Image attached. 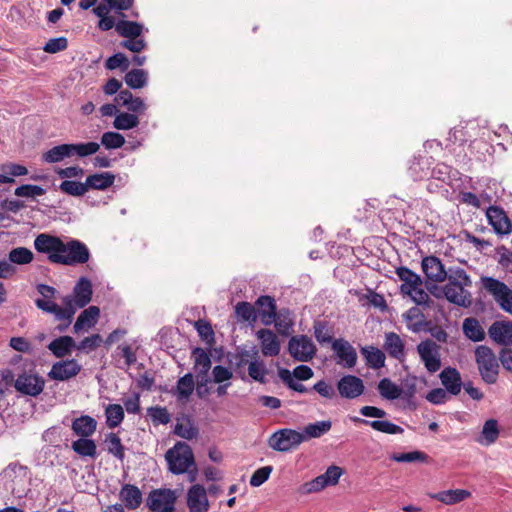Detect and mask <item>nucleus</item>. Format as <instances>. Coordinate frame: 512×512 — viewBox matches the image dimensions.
Returning a JSON list of instances; mask_svg holds the SVG:
<instances>
[{
    "mask_svg": "<svg viewBox=\"0 0 512 512\" xmlns=\"http://www.w3.org/2000/svg\"><path fill=\"white\" fill-rule=\"evenodd\" d=\"M462 330L464 335L474 342L482 341L485 338V331L476 318L469 317L464 319Z\"/></svg>",
    "mask_w": 512,
    "mask_h": 512,
    "instance_id": "f704fd0d",
    "label": "nucleus"
},
{
    "mask_svg": "<svg viewBox=\"0 0 512 512\" xmlns=\"http://www.w3.org/2000/svg\"><path fill=\"white\" fill-rule=\"evenodd\" d=\"M332 349L337 357V363L346 368H353L357 363V352L346 340L340 338L332 342Z\"/></svg>",
    "mask_w": 512,
    "mask_h": 512,
    "instance_id": "2eb2a0df",
    "label": "nucleus"
},
{
    "mask_svg": "<svg viewBox=\"0 0 512 512\" xmlns=\"http://www.w3.org/2000/svg\"><path fill=\"white\" fill-rule=\"evenodd\" d=\"M125 83L132 89H140L147 84L148 73L143 69H133L126 73Z\"/></svg>",
    "mask_w": 512,
    "mask_h": 512,
    "instance_id": "09e8293b",
    "label": "nucleus"
},
{
    "mask_svg": "<svg viewBox=\"0 0 512 512\" xmlns=\"http://www.w3.org/2000/svg\"><path fill=\"white\" fill-rule=\"evenodd\" d=\"M361 353L365 357L366 363L369 367L378 369L384 366L385 355L380 349L375 347H364L361 349Z\"/></svg>",
    "mask_w": 512,
    "mask_h": 512,
    "instance_id": "79ce46f5",
    "label": "nucleus"
},
{
    "mask_svg": "<svg viewBox=\"0 0 512 512\" xmlns=\"http://www.w3.org/2000/svg\"><path fill=\"white\" fill-rule=\"evenodd\" d=\"M100 317V309L97 306H89L84 309L76 319V322L73 326V330L75 333H80L83 331H88L93 328Z\"/></svg>",
    "mask_w": 512,
    "mask_h": 512,
    "instance_id": "5701e85b",
    "label": "nucleus"
},
{
    "mask_svg": "<svg viewBox=\"0 0 512 512\" xmlns=\"http://www.w3.org/2000/svg\"><path fill=\"white\" fill-rule=\"evenodd\" d=\"M213 381L218 384L228 383L233 377V373L229 368L217 365L212 370Z\"/></svg>",
    "mask_w": 512,
    "mask_h": 512,
    "instance_id": "774afa93",
    "label": "nucleus"
},
{
    "mask_svg": "<svg viewBox=\"0 0 512 512\" xmlns=\"http://www.w3.org/2000/svg\"><path fill=\"white\" fill-rule=\"evenodd\" d=\"M486 216L489 224L497 234H509L512 231V223L504 210L491 206L487 209Z\"/></svg>",
    "mask_w": 512,
    "mask_h": 512,
    "instance_id": "a211bd4d",
    "label": "nucleus"
},
{
    "mask_svg": "<svg viewBox=\"0 0 512 512\" xmlns=\"http://www.w3.org/2000/svg\"><path fill=\"white\" fill-rule=\"evenodd\" d=\"M475 360L482 379L488 384H494L499 371L494 352L489 347L480 345L475 350Z\"/></svg>",
    "mask_w": 512,
    "mask_h": 512,
    "instance_id": "20e7f679",
    "label": "nucleus"
},
{
    "mask_svg": "<svg viewBox=\"0 0 512 512\" xmlns=\"http://www.w3.org/2000/svg\"><path fill=\"white\" fill-rule=\"evenodd\" d=\"M403 318L406 322L407 328L414 333L424 330L426 326L424 314L418 307H412L407 310L404 313Z\"/></svg>",
    "mask_w": 512,
    "mask_h": 512,
    "instance_id": "2f4dec72",
    "label": "nucleus"
},
{
    "mask_svg": "<svg viewBox=\"0 0 512 512\" xmlns=\"http://www.w3.org/2000/svg\"><path fill=\"white\" fill-rule=\"evenodd\" d=\"M268 370L263 361L254 359L248 365V375L255 381L265 383Z\"/></svg>",
    "mask_w": 512,
    "mask_h": 512,
    "instance_id": "4d7b16f0",
    "label": "nucleus"
},
{
    "mask_svg": "<svg viewBox=\"0 0 512 512\" xmlns=\"http://www.w3.org/2000/svg\"><path fill=\"white\" fill-rule=\"evenodd\" d=\"M272 470L273 468L271 466H264L257 469L250 478V485L252 487L261 486L269 479Z\"/></svg>",
    "mask_w": 512,
    "mask_h": 512,
    "instance_id": "69168bd1",
    "label": "nucleus"
},
{
    "mask_svg": "<svg viewBox=\"0 0 512 512\" xmlns=\"http://www.w3.org/2000/svg\"><path fill=\"white\" fill-rule=\"evenodd\" d=\"M488 334L497 344L512 345V322L496 321L490 326Z\"/></svg>",
    "mask_w": 512,
    "mask_h": 512,
    "instance_id": "4be33fe9",
    "label": "nucleus"
},
{
    "mask_svg": "<svg viewBox=\"0 0 512 512\" xmlns=\"http://www.w3.org/2000/svg\"><path fill=\"white\" fill-rule=\"evenodd\" d=\"M104 443L106 445L109 454L113 455L119 460H123L125 457V449L121 443V439L115 433H109L106 435Z\"/></svg>",
    "mask_w": 512,
    "mask_h": 512,
    "instance_id": "49530a36",
    "label": "nucleus"
},
{
    "mask_svg": "<svg viewBox=\"0 0 512 512\" xmlns=\"http://www.w3.org/2000/svg\"><path fill=\"white\" fill-rule=\"evenodd\" d=\"M500 435L499 423L496 419H488L484 422L480 435L476 441L482 446L494 444Z\"/></svg>",
    "mask_w": 512,
    "mask_h": 512,
    "instance_id": "bb28decb",
    "label": "nucleus"
},
{
    "mask_svg": "<svg viewBox=\"0 0 512 512\" xmlns=\"http://www.w3.org/2000/svg\"><path fill=\"white\" fill-rule=\"evenodd\" d=\"M147 414L155 425H165L168 424L171 420V415L165 407H150L147 410Z\"/></svg>",
    "mask_w": 512,
    "mask_h": 512,
    "instance_id": "052dcab7",
    "label": "nucleus"
},
{
    "mask_svg": "<svg viewBox=\"0 0 512 512\" xmlns=\"http://www.w3.org/2000/svg\"><path fill=\"white\" fill-rule=\"evenodd\" d=\"M106 423L109 428H115L124 419V409L119 404H109L105 409Z\"/></svg>",
    "mask_w": 512,
    "mask_h": 512,
    "instance_id": "3c124183",
    "label": "nucleus"
},
{
    "mask_svg": "<svg viewBox=\"0 0 512 512\" xmlns=\"http://www.w3.org/2000/svg\"><path fill=\"white\" fill-rule=\"evenodd\" d=\"M75 346V341L70 336H61L53 340L48 349L58 358L64 357L70 353L71 349Z\"/></svg>",
    "mask_w": 512,
    "mask_h": 512,
    "instance_id": "4c0bfd02",
    "label": "nucleus"
},
{
    "mask_svg": "<svg viewBox=\"0 0 512 512\" xmlns=\"http://www.w3.org/2000/svg\"><path fill=\"white\" fill-rule=\"evenodd\" d=\"M393 461L399 463H414V462H427L428 455L422 451L414 450L407 453L393 454L390 457Z\"/></svg>",
    "mask_w": 512,
    "mask_h": 512,
    "instance_id": "6e6d98bb",
    "label": "nucleus"
},
{
    "mask_svg": "<svg viewBox=\"0 0 512 512\" xmlns=\"http://www.w3.org/2000/svg\"><path fill=\"white\" fill-rule=\"evenodd\" d=\"M144 27L138 23L127 20H120L116 24V31L124 38L140 37Z\"/></svg>",
    "mask_w": 512,
    "mask_h": 512,
    "instance_id": "ea45409f",
    "label": "nucleus"
},
{
    "mask_svg": "<svg viewBox=\"0 0 512 512\" xmlns=\"http://www.w3.org/2000/svg\"><path fill=\"white\" fill-rule=\"evenodd\" d=\"M81 370V366L74 359L56 362L53 364L49 378L57 381H66L75 377Z\"/></svg>",
    "mask_w": 512,
    "mask_h": 512,
    "instance_id": "f3484780",
    "label": "nucleus"
},
{
    "mask_svg": "<svg viewBox=\"0 0 512 512\" xmlns=\"http://www.w3.org/2000/svg\"><path fill=\"white\" fill-rule=\"evenodd\" d=\"M447 283L443 287L445 298L455 305L469 307L472 303V296L469 288L472 285L470 276L462 268H449Z\"/></svg>",
    "mask_w": 512,
    "mask_h": 512,
    "instance_id": "f03ea898",
    "label": "nucleus"
},
{
    "mask_svg": "<svg viewBox=\"0 0 512 512\" xmlns=\"http://www.w3.org/2000/svg\"><path fill=\"white\" fill-rule=\"evenodd\" d=\"M331 427L332 423L330 420L318 421L305 426L304 431L301 433L303 436H305V441H307L311 438L321 437L322 435L329 432Z\"/></svg>",
    "mask_w": 512,
    "mask_h": 512,
    "instance_id": "a19ab883",
    "label": "nucleus"
},
{
    "mask_svg": "<svg viewBox=\"0 0 512 512\" xmlns=\"http://www.w3.org/2000/svg\"><path fill=\"white\" fill-rule=\"evenodd\" d=\"M235 314L241 321H255L257 319L256 309L248 302H239L235 306Z\"/></svg>",
    "mask_w": 512,
    "mask_h": 512,
    "instance_id": "13d9d810",
    "label": "nucleus"
},
{
    "mask_svg": "<svg viewBox=\"0 0 512 512\" xmlns=\"http://www.w3.org/2000/svg\"><path fill=\"white\" fill-rule=\"evenodd\" d=\"M70 157L71 153L69 144H60L44 152L41 159L45 163L54 164Z\"/></svg>",
    "mask_w": 512,
    "mask_h": 512,
    "instance_id": "c9c22d12",
    "label": "nucleus"
},
{
    "mask_svg": "<svg viewBox=\"0 0 512 512\" xmlns=\"http://www.w3.org/2000/svg\"><path fill=\"white\" fill-rule=\"evenodd\" d=\"M422 270L426 277L433 282H443L448 276V271L444 269L441 261L434 257H425L422 260Z\"/></svg>",
    "mask_w": 512,
    "mask_h": 512,
    "instance_id": "412c9836",
    "label": "nucleus"
},
{
    "mask_svg": "<svg viewBox=\"0 0 512 512\" xmlns=\"http://www.w3.org/2000/svg\"><path fill=\"white\" fill-rule=\"evenodd\" d=\"M120 499L128 509H136L142 503V493L134 485H124L120 490Z\"/></svg>",
    "mask_w": 512,
    "mask_h": 512,
    "instance_id": "c85d7f7f",
    "label": "nucleus"
},
{
    "mask_svg": "<svg viewBox=\"0 0 512 512\" xmlns=\"http://www.w3.org/2000/svg\"><path fill=\"white\" fill-rule=\"evenodd\" d=\"M165 459L168 463L169 470L173 474L188 473L190 481H195L196 467L194 455L188 444L185 442H177L166 452Z\"/></svg>",
    "mask_w": 512,
    "mask_h": 512,
    "instance_id": "7ed1b4c3",
    "label": "nucleus"
},
{
    "mask_svg": "<svg viewBox=\"0 0 512 512\" xmlns=\"http://www.w3.org/2000/svg\"><path fill=\"white\" fill-rule=\"evenodd\" d=\"M194 360V371L197 378L196 391L199 396L207 393V384L210 382L208 371L211 368V359L208 353L202 348H195L192 352Z\"/></svg>",
    "mask_w": 512,
    "mask_h": 512,
    "instance_id": "1a4fd4ad",
    "label": "nucleus"
},
{
    "mask_svg": "<svg viewBox=\"0 0 512 512\" xmlns=\"http://www.w3.org/2000/svg\"><path fill=\"white\" fill-rule=\"evenodd\" d=\"M45 194V189L37 185H22L15 189V195L18 197H36Z\"/></svg>",
    "mask_w": 512,
    "mask_h": 512,
    "instance_id": "338daca9",
    "label": "nucleus"
},
{
    "mask_svg": "<svg viewBox=\"0 0 512 512\" xmlns=\"http://www.w3.org/2000/svg\"><path fill=\"white\" fill-rule=\"evenodd\" d=\"M195 389L193 375L191 373L185 374L177 381L175 395L178 400H188Z\"/></svg>",
    "mask_w": 512,
    "mask_h": 512,
    "instance_id": "58836bf2",
    "label": "nucleus"
},
{
    "mask_svg": "<svg viewBox=\"0 0 512 512\" xmlns=\"http://www.w3.org/2000/svg\"><path fill=\"white\" fill-rule=\"evenodd\" d=\"M139 124V119L136 115L131 113H119L116 115L113 126L118 130H129L137 127Z\"/></svg>",
    "mask_w": 512,
    "mask_h": 512,
    "instance_id": "864d4df0",
    "label": "nucleus"
},
{
    "mask_svg": "<svg viewBox=\"0 0 512 512\" xmlns=\"http://www.w3.org/2000/svg\"><path fill=\"white\" fill-rule=\"evenodd\" d=\"M277 331L282 335H289L293 326V317L290 311L281 310L275 314V320L273 322Z\"/></svg>",
    "mask_w": 512,
    "mask_h": 512,
    "instance_id": "de8ad7c7",
    "label": "nucleus"
},
{
    "mask_svg": "<svg viewBox=\"0 0 512 512\" xmlns=\"http://www.w3.org/2000/svg\"><path fill=\"white\" fill-rule=\"evenodd\" d=\"M260 342L261 352L266 357H275L279 355L281 344L277 335L269 329H260L256 333Z\"/></svg>",
    "mask_w": 512,
    "mask_h": 512,
    "instance_id": "6ab92c4d",
    "label": "nucleus"
},
{
    "mask_svg": "<svg viewBox=\"0 0 512 512\" xmlns=\"http://www.w3.org/2000/svg\"><path fill=\"white\" fill-rule=\"evenodd\" d=\"M72 430L81 438L92 436L97 428V421L88 415L80 416L73 420Z\"/></svg>",
    "mask_w": 512,
    "mask_h": 512,
    "instance_id": "cd10ccee",
    "label": "nucleus"
},
{
    "mask_svg": "<svg viewBox=\"0 0 512 512\" xmlns=\"http://www.w3.org/2000/svg\"><path fill=\"white\" fill-rule=\"evenodd\" d=\"M337 390L342 398L356 399L364 393L365 386L361 378L345 375L337 382Z\"/></svg>",
    "mask_w": 512,
    "mask_h": 512,
    "instance_id": "4468645a",
    "label": "nucleus"
},
{
    "mask_svg": "<svg viewBox=\"0 0 512 512\" xmlns=\"http://www.w3.org/2000/svg\"><path fill=\"white\" fill-rule=\"evenodd\" d=\"M380 396L385 400H396L402 395V388L392 382L389 378H383L377 385Z\"/></svg>",
    "mask_w": 512,
    "mask_h": 512,
    "instance_id": "e433bc0d",
    "label": "nucleus"
},
{
    "mask_svg": "<svg viewBox=\"0 0 512 512\" xmlns=\"http://www.w3.org/2000/svg\"><path fill=\"white\" fill-rule=\"evenodd\" d=\"M305 441V436L301 432L293 429H280L273 433L268 445L275 451L288 452Z\"/></svg>",
    "mask_w": 512,
    "mask_h": 512,
    "instance_id": "6e6552de",
    "label": "nucleus"
},
{
    "mask_svg": "<svg viewBox=\"0 0 512 512\" xmlns=\"http://www.w3.org/2000/svg\"><path fill=\"white\" fill-rule=\"evenodd\" d=\"M416 350L420 361L430 374L440 370L442 366L440 345L431 339H426L417 345Z\"/></svg>",
    "mask_w": 512,
    "mask_h": 512,
    "instance_id": "39448f33",
    "label": "nucleus"
},
{
    "mask_svg": "<svg viewBox=\"0 0 512 512\" xmlns=\"http://www.w3.org/2000/svg\"><path fill=\"white\" fill-rule=\"evenodd\" d=\"M343 474L344 470L341 467L331 465L323 474L304 483L301 487V492L303 494H312L320 492L328 486H335Z\"/></svg>",
    "mask_w": 512,
    "mask_h": 512,
    "instance_id": "423d86ee",
    "label": "nucleus"
},
{
    "mask_svg": "<svg viewBox=\"0 0 512 512\" xmlns=\"http://www.w3.org/2000/svg\"><path fill=\"white\" fill-rule=\"evenodd\" d=\"M186 503L189 512H208L210 504L206 489L200 484L191 486L187 491Z\"/></svg>",
    "mask_w": 512,
    "mask_h": 512,
    "instance_id": "dca6fc26",
    "label": "nucleus"
},
{
    "mask_svg": "<svg viewBox=\"0 0 512 512\" xmlns=\"http://www.w3.org/2000/svg\"><path fill=\"white\" fill-rule=\"evenodd\" d=\"M8 258L14 266L27 265L34 260V254L26 247H16L9 251Z\"/></svg>",
    "mask_w": 512,
    "mask_h": 512,
    "instance_id": "c03bdc74",
    "label": "nucleus"
},
{
    "mask_svg": "<svg viewBox=\"0 0 512 512\" xmlns=\"http://www.w3.org/2000/svg\"><path fill=\"white\" fill-rule=\"evenodd\" d=\"M45 381L34 372H23L15 380V389L25 395L37 396L44 389Z\"/></svg>",
    "mask_w": 512,
    "mask_h": 512,
    "instance_id": "ddd939ff",
    "label": "nucleus"
},
{
    "mask_svg": "<svg viewBox=\"0 0 512 512\" xmlns=\"http://www.w3.org/2000/svg\"><path fill=\"white\" fill-rule=\"evenodd\" d=\"M429 496L445 505H455L470 498L471 492L466 489H449L430 494Z\"/></svg>",
    "mask_w": 512,
    "mask_h": 512,
    "instance_id": "a878e982",
    "label": "nucleus"
},
{
    "mask_svg": "<svg viewBox=\"0 0 512 512\" xmlns=\"http://www.w3.org/2000/svg\"><path fill=\"white\" fill-rule=\"evenodd\" d=\"M354 422H361L365 425H369L372 429L385 433V434H402L403 428L387 420H364L358 417L353 418Z\"/></svg>",
    "mask_w": 512,
    "mask_h": 512,
    "instance_id": "72a5a7b5",
    "label": "nucleus"
},
{
    "mask_svg": "<svg viewBox=\"0 0 512 512\" xmlns=\"http://www.w3.org/2000/svg\"><path fill=\"white\" fill-rule=\"evenodd\" d=\"M176 493L171 489H156L149 493L146 504L152 512H175Z\"/></svg>",
    "mask_w": 512,
    "mask_h": 512,
    "instance_id": "9b49d317",
    "label": "nucleus"
},
{
    "mask_svg": "<svg viewBox=\"0 0 512 512\" xmlns=\"http://www.w3.org/2000/svg\"><path fill=\"white\" fill-rule=\"evenodd\" d=\"M103 342V339L101 335L99 334H93L89 337L84 338L78 345L77 349L80 351H83L85 353H90L97 349L101 343Z\"/></svg>",
    "mask_w": 512,
    "mask_h": 512,
    "instance_id": "e2e57ef3",
    "label": "nucleus"
},
{
    "mask_svg": "<svg viewBox=\"0 0 512 512\" xmlns=\"http://www.w3.org/2000/svg\"><path fill=\"white\" fill-rule=\"evenodd\" d=\"M35 305L38 309L53 314L57 320L67 321L66 326L72 322L74 316V310L72 308H67V306L62 308L52 299H36Z\"/></svg>",
    "mask_w": 512,
    "mask_h": 512,
    "instance_id": "aec40b11",
    "label": "nucleus"
},
{
    "mask_svg": "<svg viewBox=\"0 0 512 512\" xmlns=\"http://www.w3.org/2000/svg\"><path fill=\"white\" fill-rule=\"evenodd\" d=\"M442 385L452 395H458L462 388V379L459 371L452 367H446L439 374Z\"/></svg>",
    "mask_w": 512,
    "mask_h": 512,
    "instance_id": "393cba45",
    "label": "nucleus"
},
{
    "mask_svg": "<svg viewBox=\"0 0 512 512\" xmlns=\"http://www.w3.org/2000/svg\"><path fill=\"white\" fill-rule=\"evenodd\" d=\"M105 66L109 70L121 68L126 71L129 67V61L123 53H116L106 60Z\"/></svg>",
    "mask_w": 512,
    "mask_h": 512,
    "instance_id": "0e129e2a",
    "label": "nucleus"
},
{
    "mask_svg": "<svg viewBox=\"0 0 512 512\" xmlns=\"http://www.w3.org/2000/svg\"><path fill=\"white\" fill-rule=\"evenodd\" d=\"M92 295L91 281L86 277H81L75 284L72 295L64 298V304L67 308H72L75 314L77 309L84 308L90 303Z\"/></svg>",
    "mask_w": 512,
    "mask_h": 512,
    "instance_id": "9d476101",
    "label": "nucleus"
},
{
    "mask_svg": "<svg viewBox=\"0 0 512 512\" xmlns=\"http://www.w3.org/2000/svg\"><path fill=\"white\" fill-rule=\"evenodd\" d=\"M113 9H108L104 5H97L93 8V12L96 16L100 18L98 22V28L102 31H108L113 27L116 28L115 20L113 17L109 16V13Z\"/></svg>",
    "mask_w": 512,
    "mask_h": 512,
    "instance_id": "8fccbe9b",
    "label": "nucleus"
},
{
    "mask_svg": "<svg viewBox=\"0 0 512 512\" xmlns=\"http://www.w3.org/2000/svg\"><path fill=\"white\" fill-rule=\"evenodd\" d=\"M69 146L71 157L74 155L78 157H87L97 153L100 149V145L97 142L71 143Z\"/></svg>",
    "mask_w": 512,
    "mask_h": 512,
    "instance_id": "603ef678",
    "label": "nucleus"
},
{
    "mask_svg": "<svg viewBox=\"0 0 512 512\" xmlns=\"http://www.w3.org/2000/svg\"><path fill=\"white\" fill-rule=\"evenodd\" d=\"M114 181L115 175L111 172H102L89 175L85 181L87 192L90 189L105 190L112 186Z\"/></svg>",
    "mask_w": 512,
    "mask_h": 512,
    "instance_id": "c756f323",
    "label": "nucleus"
},
{
    "mask_svg": "<svg viewBox=\"0 0 512 512\" xmlns=\"http://www.w3.org/2000/svg\"><path fill=\"white\" fill-rule=\"evenodd\" d=\"M59 189L70 196L81 197L87 193L86 183L73 180H64Z\"/></svg>",
    "mask_w": 512,
    "mask_h": 512,
    "instance_id": "5fc2aeb1",
    "label": "nucleus"
},
{
    "mask_svg": "<svg viewBox=\"0 0 512 512\" xmlns=\"http://www.w3.org/2000/svg\"><path fill=\"white\" fill-rule=\"evenodd\" d=\"M288 351L295 360L308 362L315 356L316 346L313 341L305 335L293 336L289 340Z\"/></svg>",
    "mask_w": 512,
    "mask_h": 512,
    "instance_id": "f8f14e48",
    "label": "nucleus"
},
{
    "mask_svg": "<svg viewBox=\"0 0 512 512\" xmlns=\"http://www.w3.org/2000/svg\"><path fill=\"white\" fill-rule=\"evenodd\" d=\"M34 248L38 253L47 255V259L53 264L76 266L85 264L90 259V251L85 243L77 239L63 241L47 233L36 236Z\"/></svg>",
    "mask_w": 512,
    "mask_h": 512,
    "instance_id": "f257e3e1",
    "label": "nucleus"
},
{
    "mask_svg": "<svg viewBox=\"0 0 512 512\" xmlns=\"http://www.w3.org/2000/svg\"><path fill=\"white\" fill-rule=\"evenodd\" d=\"M313 328H314V336L320 344H324V343L332 344V342L334 341V340H332V331L325 323L315 322Z\"/></svg>",
    "mask_w": 512,
    "mask_h": 512,
    "instance_id": "680f3d73",
    "label": "nucleus"
},
{
    "mask_svg": "<svg viewBox=\"0 0 512 512\" xmlns=\"http://www.w3.org/2000/svg\"><path fill=\"white\" fill-rule=\"evenodd\" d=\"M396 274L402 281L400 290L403 294H406L416 286H422L421 277L406 267L397 268Z\"/></svg>",
    "mask_w": 512,
    "mask_h": 512,
    "instance_id": "7c9ffc66",
    "label": "nucleus"
},
{
    "mask_svg": "<svg viewBox=\"0 0 512 512\" xmlns=\"http://www.w3.org/2000/svg\"><path fill=\"white\" fill-rule=\"evenodd\" d=\"M72 449L78 455L82 457L94 458L97 453V446L94 440L86 438H80L72 443Z\"/></svg>",
    "mask_w": 512,
    "mask_h": 512,
    "instance_id": "37998d69",
    "label": "nucleus"
},
{
    "mask_svg": "<svg viewBox=\"0 0 512 512\" xmlns=\"http://www.w3.org/2000/svg\"><path fill=\"white\" fill-rule=\"evenodd\" d=\"M481 282L499 306L512 315V290L504 282L492 277H482Z\"/></svg>",
    "mask_w": 512,
    "mask_h": 512,
    "instance_id": "0eeeda50",
    "label": "nucleus"
},
{
    "mask_svg": "<svg viewBox=\"0 0 512 512\" xmlns=\"http://www.w3.org/2000/svg\"><path fill=\"white\" fill-rule=\"evenodd\" d=\"M257 317L264 325H271L275 320L276 303L270 296H260L256 301Z\"/></svg>",
    "mask_w": 512,
    "mask_h": 512,
    "instance_id": "b1692460",
    "label": "nucleus"
},
{
    "mask_svg": "<svg viewBox=\"0 0 512 512\" xmlns=\"http://www.w3.org/2000/svg\"><path fill=\"white\" fill-rule=\"evenodd\" d=\"M174 433L184 439L191 440L198 435V429L189 418L178 419Z\"/></svg>",
    "mask_w": 512,
    "mask_h": 512,
    "instance_id": "a18cd8bd",
    "label": "nucleus"
},
{
    "mask_svg": "<svg viewBox=\"0 0 512 512\" xmlns=\"http://www.w3.org/2000/svg\"><path fill=\"white\" fill-rule=\"evenodd\" d=\"M384 348L393 358L401 360L405 356L404 343L399 335L390 332L385 334Z\"/></svg>",
    "mask_w": 512,
    "mask_h": 512,
    "instance_id": "473e14b6",
    "label": "nucleus"
},
{
    "mask_svg": "<svg viewBox=\"0 0 512 512\" xmlns=\"http://www.w3.org/2000/svg\"><path fill=\"white\" fill-rule=\"evenodd\" d=\"M101 144L106 149H118L125 144V138L118 132H105L101 137Z\"/></svg>",
    "mask_w": 512,
    "mask_h": 512,
    "instance_id": "bf43d9fd",
    "label": "nucleus"
}]
</instances>
